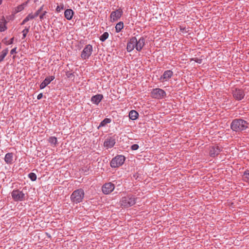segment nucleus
<instances>
[{
  "instance_id": "f257e3e1",
  "label": "nucleus",
  "mask_w": 249,
  "mask_h": 249,
  "mask_svg": "<svg viewBox=\"0 0 249 249\" xmlns=\"http://www.w3.org/2000/svg\"><path fill=\"white\" fill-rule=\"evenodd\" d=\"M249 123L242 119H235L231 124V128L236 132H242L249 127Z\"/></svg>"
},
{
  "instance_id": "f03ea898",
  "label": "nucleus",
  "mask_w": 249,
  "mask_h": 249,
  "mask_svg": "<svg viewBox=\"0 0 249 249\" xmlns=\"http://www.w3.org/2000/svg\"><path fill=\"white\" fill-rule=\"evenodd\" d=\"M12 199L15 201H23L27 197L26 193L23 189H15L11 193Z\"/></svg>"
},
{
  "instance_id": "7ed1b4c3",
  "label": "nucleus",
  "mask_w": 249,
  "mask_h": 249,
  "mask_svg": "<svg viewBox=\"0 0 249 249\" xmlns=\"http://www.w3.org/2000/svg\"><path fill=\"white\" fill-rule=\"evenodd\" d=\"M85 193L82 189H78L74 191L71 195V200L73 203H79L82 201Z\"/></svg>"
},
{
  "instance_id": "20e7f679",
  "label": "nucleus",
  "mask_w": 249,
  "mask_h": 249,
  "mask_svg": "<svg viewBox=\"0 0 249 249\" xmlns=\"http://www.w3.org/2000/svg\"><path fill=\"white\" fill-rule=\"evenodd\" d=\"M136 202V197L132 195H128L123 197L120 200V204L124 208H128L134 205Z\"/></svg>"
},
{
  "instance_id": "39448f33",
  "label": "nucleus",
  "mask_w": 249,
  "mask_h": 249,
  "mask_svg": "<svg viewBox=\"0 0 249 249\" xmlns=\"http://www.w3.org/2000/svg\"><path fill=\"white\" fill-rule=\"evenodd\" d=\"M125 160L124 156L118 155L113 158L110 163V166L112 168H117L122 165Z\"/></svg>"
},
{
  "instance_id": "423d86ee",
  "label": "nucleus",
  "mask_w": 249,
  "mask_h": 249,
  "mask_svg": "<svg viewBox=\"0 0 249 249\" xmlns=\"http://www.w3.org/2000/svg\"><path fill=\"white\" fill-rule=\"evenodd\" d=\"M151 97L157 99H162L166 97L165 91L161 89H153L151 92Z\"/></svg>"
},
{
  "instance_id": "0eeeda50",
  "label": "nucleus",
  "mask_w": 249,
  "mask_h": 249,
  "mask_svg": "<svg viewBox=\"0 0 249 249\" xmlns=\"http://www.w3.org/2000/svg\"><path fill=\"white\" fill-rule=\"evenodd\" d=\"M93 51L92 46L88 44L87 45L81 52V57L83 59H88L90 56Z\"/></svg>"
},
{
  "instance_id": "6e6552de",
  "label": "nucleus",
  "mask_w": 249,
  "mask_h": 249,
  "mask_svg": "<svg viewBox=\"0 0 249 249\" xmlns=\"http://www.w3.org/2000/svg\"><path fill=\"white\" fill-rule=\"evenodd\" d=\"M123 14V11L121 8H119L111 12L110 15V21L114 22L117 21L122 16Z\"/></svg>"
},
{
  "instance_id": "1a4fd4ad",
  "label": "nucleus",
  "mask_w": 249,
  "mask_h": 249,
  "mask_svg": "<svg viewBox=\"0 0 249 249\" xmlns=\"http://www.w3.org/2000/svg\"><path fill=\"white\" fill-rule=\"evenodd\" d=\"M116 143V139L114 137H108L105 140L104 142V146L106 149L111 148L113 147Z\"/></svg>"
},
{
  "instance_id": "9d476101",
  "label": "nucleus",
  "mask_w": 249,
  "mask_h": 249,
  "mask_svg": "<svg viewBox=\"0 0 249 249\" xmlns=\"http://www.w3.org/2000/svg\"><path fill=\"white\" fill-rule=\"evenodd\" d=\"M114 185L111 182L106 183L102 187V192L104 194H109L114 189Z\"/></svg>"
},
{
  "instance_id": "9b49d317",
  "label": "nucleus",
  "mask_w": 249,
  "mask_h": 249,
  "mask_svg": "<svg viewBox=\"0 0 249 249\" xmlns=\"http://www.w3.org/2000/svg\"><path fill=\"white\" fill-rule=\"evenodd\" d=\"M232 94L233 97L236 100H241L243 99L245 96V93L243 89H236L235 90H233Z\"/></svg>"
},
{
  "instance_id": "f8f14e48",
  "label": "nucleus",
  "mask_w": 249,
  "mask_h": 249,
  "mask_svg": "<svg viewBox=\"0 0 249 249\" xmlns=\"http://www.w3.org/2000/svg\"><path fill=\"white\" fill-rule=\"evenodd\" d=\"M136 37H131L127 44L126 50L128 52H132L135 48L136 49Z\"/></svg>"
},
{
  "instance_id": "ddd939ff",
  "label": "nucleus",
  "mask_w": 249,
  "mask_h": 249,
  "mask_svg": "<svg viewBox=\"0 0 249 249\" xmlns=\"http://www.w3.org/2000/svg\"><path fill=\"white\" fill-rule=\"evenodd\" d=\"M145 38L143 36L141 37L138 40L136 38V50L140 52L145 45Z\"/></svg>"
},
{
  "instance_id": "4468645a",
  "label": "nucleus",
  "mask_w": 249,
  "mask_h": 249,
  "mask_svg": "<svg viewBox=\"0 0 249 249\" xmlns=\"http://www.w3.org/2000/svg\"><path fill=\"white\" fill-rule=\"evenodd\" d=\"M55 78L54 75L47 77L40 85V89H43Z\"/></svg>"
},
{
  "instance_id": "2eb2a0df",
  "label": "nucleus",
  "mask_w": 249,
  "mask_h": 249,
  "mask_svg": "<svg viewBox=\"0 0 249 249\" xmlns=\"http://www.w3.org/2000/svg\"><path fill=\"white\" fill-rule=\"evenodd\" d=\"M103 98L104 96L102 94H97L92 96L90 101L92 104L98 105Z\"/></svg>"
},
{
  "instance_id": "dca6fc26",
  "label": "nucleus",
  "mask_w": 249,
  "mask_h": 249,
  "mask_svg": "<svg viewBox=\"0 0 249 249\" xmlns=\"http://www.w3.org/2000/svg\"><path fill=\"white\" fill-rule=\"evenodd\" d=\"M173 75V72L171 70L165 71L163 74L160 76V80L163 81H167L169 80Z\"/></svg>"
},
{
  "instance_id": "f3484780",
  "label": "nucleus",
  "mask_w": 249,
  "mask_h": 249,
  "mask_svg": "<svg viewBox=\"0 0 249 249\" xmlns=\"http://www.w3.org/2000/svg\"><path fill=\"white\" fill-rule=\"evenodd\" d=\"M14 154L12 153H7L4 157V161L8 164H11L13 161Z\"/></svg>"
},
{
  "instance_id": "a211bd4d",
  "label": "nucleus",
  "mask_w": 249,
  "mask_h": 249,
  "mask_svg": "<svg viewBox=\"0 0 249 249\" xmlns=\"http://www.w3.org/2000/svg\"><path fill=\"white\" fill-rule=\"evenodd\" d=\"M74 12L71 9H66L64 12V16L67 20H71L72 19Z\"/></svg>"
},
{
  "instance_id": "6ab92c4d",
  "label": "nucleus",
  "mask_w": 249,
  "mask_h": 249,
  "mask_svg": "<svg viewBox=\"0 0 249 249\" xmlns=\"http://www.w3.org/2000/svg\"><path fill=\"white\" fill-rule=\"evenodd\" d=\"M220 152V149L218 147H213L210 151V155L212 157H214Z\"/></svg>"
},
{
  "instance_id": "aec40b11",
  "label": "nucleus",
  "mask_w": 249,
  "mask_h": 249,
  "mask_svg": "<svg viewBox=\"0 0 249 249\" xmlns=\"http://www.w3.org/2000/svg\"><path fill=\"white\" fill-rule=\"evenodd\" d=\"M139 116V113L134 110H131L129 113V119L131 120H136Z\"/></svg>"
},
{
  "instance_id": "412c9836",
  "label": "nucleus",
  "mask_w": 249,
  "mask_h": 249,
  "mask_svg": "<svg viewBox=\"0 0 249 249\" xmlns=\"http://www.w3.org/2000/svg\"><path fill=\"white\" fill-rule=\"evenodd\" d=\"M242 178L244 181L249 183V169L244 171Z\"/></svg>"
},
{
  "instance_id": "4be33fe9",
  "label": "nucleus",
  "mask_w": 249,
  "mask_h": 249,
  "mask_svg": "<svg viewBox=\"0 0 249 249\" xmlns=\"http://www.w3.org/2000/svg\"><path fill=\"white\" fill-rule=\"evenodd\" d=\"M124 28V23L120 21L115 26V31L116 33H119Z\"/></svg>"
},
{
  "instance_id": "5701e85b",
  "label": "nucleus",
  "mask_w": 249,
  "mask_h": 249,
  "mask_svg": "<svg viewBox=\"0 0 249 249\" xmlns=\"http://www.w3.org/2000/svg\"><path fill=\"white\" fill-rule=\"evenodd\" d=\"M8 52V49L7 48L5 50H3L1 51V53H0V62L2 61L5 57L7 55Z\"/></svg>"
},
{
  "instance_id": "b1692460",
  "label": "nucleus",
  "mask_w": 249,
  "mask_h": 249,
  "mask_svg": "<svg viewBox=\"0 0 249 249\" xmlns=\"http://www.w3.org/2000/svg\"><path fill=\"white\" fill-rule=\"evenodd\" d=\"M111 122V120L109 118H106L103 120L100 124L98 128L99 129L100 127L105 126L106 124H109Z\"/></svg>"
},
{
  "instance_id": "393cba45",
  "label": "nucleus",
  "mask_w": 249,
  "mask_h": 249,
  "mask_svg": "<svg viewBox=\"0 0 249 249\" xmlns=\"http://www.w3.org/2000/svg\"><path fill=\"white\" fill-rule=\"evenodd\" d=\"M34 19V17L33 16V14H29L22 21L21 25H24L26 22L28 21L30 19Z\"/></svg>"
},
{
  "instance_id": "a878e982",
  "label": "nucleus",
  "mask_w": 249,
  "mask_h": 249,
  "mask_svg": "<svg viewBox=\"0 0 249 249\" xmlns=\"http://www.w3.org/2000/svg\"><path fill=\"white\" fill-rule=\"evenodd\" d=\"M27 2L24 3L21 5H18L16 9L17 13L19 12L24 9L25 6L27 5Z\"/></svg>"
},
{
  "instance_id": "bb28decb",
  "label": "nucleus",
  "mask_w": 249,
  "mask_h": 249,
  "mask_svg": "<svg viewBox=\"0 0 249 249\" xmlns=\"http://www.w3.org/2000/svg\"><path fill=\"white\" fill-rule=\"evenodd\" d=\"M109 35L107 32H104L100 37V40L102 42L105 41L108 37Z\"/></svg>"
},
{
  "instance_id": "cd10ccee",
  "label": "nucleus",
  "mask_w": 249,
  "mask_h": 249,
  "mask_svg": "<svg viewBox=\"0 0 249 249\" xmlns=\"http://www.w3.org/2000/svg\"><path fill=\"white\" fill-rule=\"evenodd\" d=\"M48 141L51 144L54 145H55L57 142V140L55 137H50Z\"/></svg>"
},
{
  "instance_id": "c85d7f7f",
  "label": "nucleus",
  "mask_w": 249,
  "mask_h": 249,
  "mask_svg": "<svg viewBox=\"0 0 249 249\" xmlns=\"http://www.w3.org/2000/svg\"><path fill=\"white\" fill-rule=\"evenodd\" d=\"M3 20L4 22H0V32H1L4 31L6 29L5 26L6 21L4 19Z\"/></svg>"
},
{
  "instance_id": "c756f323",
  "label": "nucleus",
  "mask_w": 249,
  "mask_h": 249,
  "mask_svg": "<svg viewBox=\"0 0 249 249\" xmlns=\"http://www.w3.org/2000/svg\"><path fill=\"white\" fill-rule=\"evenodd\" d=\"M28 177L29 178L32 180V181H35L36 179V175L34 173H30L28 174Z\"/></svg>"
},
{
  "instance_id": "7c9ffc66",
  "label": "nucleus",
  "mask_w": 249,
  "mask_h": 249,
  "mask_svg": "<svg viewBox=\"0 0 249 249\" xmlns=\"http://www.w3.org/2000/svg\"><path fill=\"white\" fill-rule=\"evenodd\" d=\"M30 27H26L23 31H22V34H23V37L22 39L24 38L27 34V33L29 31Z\"/></svg>"
},
{
  "instance_id": "2f4dec72",
  "label": "nucleus",
  "mask_w": 249,
  "mask_h": 249,
  "mask_svg": "<svg viewBox=\"0 0 249 249\" xmlns=\"http://www.w3.org/2000/svg\"><path fill=\"white\" fill-rule=\"evenodd\" d=\"M191 61H194L198 64H201L202 63V59L197 58H192L191 59Z\"/></svg>"
},
{
  "instance_id": "473e14b6",
  "label": "nucleus",
  "mask_w": 249,
  "mask_h": 249,
  "mask_svg": "<svg viewBox=\"0 0 249 249\" xmlns=\"http://www.w3.org/2000/svg\"><path fill=\"white\" fill-rule=\"evenodd\" d=\"M64 5L63 4H62L60 5H57L56 8V11L57 12L59 13L62 10L64 9Z\"/></svg>"
},
{
  "instance_id": "72a5a7b5",
  "label": "nucleus",
  "mask_w": 249,
  "mask_h": 249,
  "mask_svg": "<svg viewBox=\"0 0 249 249\" xmlns=\"http://www.w3.org/2000/svg\"><path fill=\"white\" fill-rule=\"evenodd\" d=\"M42 8L43 7H41L39 9H38L36 12L33 15V16L34 17V18H36L39 14V13H40V12L41 11L42 9Z\"/></svg>"
},
{
  "instance_id": "f704fd0d",
  "label": "nucleus",
  "mask_w": 249,
  "mask_h": 249,
  "mask_svg": "<svg viewBox=\"0 0 249 249\" xmlns=\"http://www.w3.org/2000/svg\"><path fill=\"white\" fill-rule=\"evenodd\" d=\"M66 75L67 76V77H68L69 78H71V79L73 78V79H74V74L72 73L67 72L66 73Z\"/></svg>"
},
{
  "instance_id": "c9c22d12",
  "label": "nucleus",
  "mask_w": 249,
  "mask_h": 249,
  "mask_svg": "<svg viewBox=\"0 0 249 249\" xmlns=\"http://www.w3.org/2000/svg\"><path fill=\"white\" fill-rule=\"evenodd\" d=\"M139 146L137 144H134L131 145V149L132 150H136L139 148Z\"/></svg>"
},
{
  "instance_id": "e433bc0d",
  "label": "nucleus",
  "mask_w": 249,
  "mask_h": 249,
  "mask_svg": "<svg viewBox=\"0 0 249 249\" xmlns=\"http://www.w3.org/2000/svg\"><path fill=\"white\" fill-rule=\"evenodd\" d=\"M46 13H47V12L44 11L42 14H41L40 15L39 18L41 20L44 18V17L46 15Z\"/></svg>"
},
{
  "instance_id": "4c0bfd02",
  "label": "nucleus",
  "mask_w": 249,
  "mask_h": 249,
  "mask_svg": "<svg viewBox=\"0 0 249 249\" xmlns=\"http://www.w3.org/2000/svg\"><path fill=\"white\" fill-rule=\"evenodd\" d=\"M16 50H17V48H16V47H15V48H14L12 49L11 50V51H10V53H11V54H14V53H16Z\"/></svg>"
},
{
  "instance_id": "58836bf2",
  "label": "nucleus",
  "mask_w": 249,
  "mask_h": 249,
  "mask_svg": "<svg viewBox=\"0 0 249 249\" xmlns=\"http://www.w3.org/2000/svg\"><path fill=\"white\" fill-rule=\"evenodd\" d=\"M42 97H43V94H42V93H39V94L37 95V99L38 100H40V99H41L42 98Z\"/></svg>"
},
{
  "instance_id": "ea45409f",
  "label": "nucleus",
  "mask_w": 249,
  "mask_h": 249,
  "mask_svg": "<svg viewBox=\"0 0 249 249\" xmlns=\"http://www.w3.org/2000/svg\"><path fill=\"white\" fill-rule=\"evenodd\" d=\"M13 41H14V37L11 38L10 39V40L8 42V44H12L13 43Z\"/></svg>"
},
{
  "instance_id": "a19ab883",
  "label": "nucleus",
  "mask_w": 249,
  "mask_h": 249,
  "mask_svg": "<svg viewBox=\"0 0 249 249\" xmlns=\"http://www.w3.org/2000/svg\"><path fill=\"white\" fill-rule=\"evenodd\" d=\"M3 0H0V5L1 4Z\"/></svg>"
},
{
  "instance_id": "79ce46f5",
  "label": "nucleus",
  "mask_w": 249,
  "mask_h": 249,
  "mask_svg": "<svg viewBox=\"0 0 249 249\" xmlns=\"http://www.w3.org/2000/svg\"><path fill=\"white\" fill-rule=\"evenodd\" d=\"M38 0H35L34 1L35 2H36V1H37Z\"/></svg>"
}]
</instances>
